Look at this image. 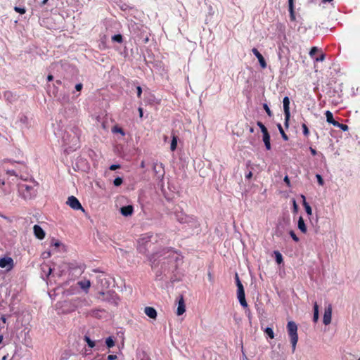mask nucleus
Returning <instances> with one entry per match:
<instances>
[{"mask_svg":"<svg viewBox=\"0 0 360 360\" xmlns=\"http://www.w3.org/2000/svg\"><path fill=\"white\" fill-rule=\"evenodd\" d=\"M292 202H293V211L297 212V210H298V206H297V205L296 203V201L295 200H293Z\"/></svg>","mask_w":360,"mask_h":360,"instance_id":"obj_56","label":"nucleus"},{"mask_svg":"<svg viewBox=\"0 0 360 360\" xmlns=\"http://www.w3.org/2000/svg\"><path fill=\"white\" fill-rule=\"evenodd\" d=\"M117 358V355L115 354H110L108 356V360H115Z\"/></svg>","mask_w":360,"mask_h":360,"instance_id":"obj_57","label":"nucleus"},{"mask_svg":"<svg viewBox=\"0 0 360 360\" xmlns=\"http://www.w3.org/2000/svg\"><path fill=\"white\" fill-rule=\"evenodd\" d=\"M331 316H332V306H331V304H329L327 307L325 308L323 318V323L326 326L330 323Z\"/></svg>","mask_w":360,"mask_h":360,"instance_id":"obj_12","label":"nucleus"},{"mask_svg":"<svg viewBox=\"0 0 360 360\" xmlns=\"http://www.w3.org/2000/svg\"><path fill=\"white\" fill-rule=\"evenodd\" d=\"M283 110L285 115V126L288 127V122L290 120V100L288 96L284 97L283 101Z\"/></svg>","mask_w":360,"mask_h":360,"instance_id":"obj_8","label":"nucleus"},{"mask_svg":"<svg viewBox=\"0 0 360 360\" xmlns=\"http://www.w3.org/2000/svg\"><path fill=\"white\" fill-rule=\"evenodd\" d=\"M72 305L75 308L82 307L84 306L88 305L87 301L84 298L81 297H75L70 300Z\"/></svg>","mask_w":360,"mask_h":360,"instance_id":"obj_14","label":"nucleus"},{"mask_svg":"<svg viewBox=\"0 0 360 360\" xmlns=\"http://www.w3.org/2000/svg\"><path fill=\"white\" fill-rule=\"evenodd\" d=\"M82 131L77 125H70L64 132L62 140L67 149L75 150L79 146V139Z\"/></svg>","mask_w":360,"mask_h":360,"instance_id":"obj_2","label":"nucleus"},{"mask_svg":"<svg viewBox=\"0 0 360 360\" xmlns=\"http://www.w3.org/2000/svg\"><path fill=\"white\" fill-rule=\"evenodd\" d=\"M186 311V305L183 296L181 295L178 302V307L176 310V314L178 316L182 315Z\"/></svg>","mask_w":360,"mask_h":360,"instance_id":"obj_18","label":"nucleus"},{"mask_svg":"<svg viewBox=\"0 0 360 360\" xmlns=\"http://www.w3.org/2000/svg\"><path fill=\"white\" fill-rule=\"evenodd\" d=\"M49 96L56 98L63 105H70V98L73 99L74 96L70 97V91H49Z\"/></svg>","mask_w":360,"mask_h":360,"instance_id":"obj_5","label":"nucleus"},{"mask_svg":"<svg viewBox=\"0 0 360 360\" xmlns=\"http://www.w3.org/2000/svg\"><path fill=\"white\" fill-rule=\"evenodd\" d=\"M82 87H83L82 84H81V83L77 84L75 86V90H82Z\"/></svg>","mask_w":360,"mask_h":360,"instance_id":"obj_59","label":"nucleus"},{"mask_svg":"<svg viewBox=\"0 0 360 360\" xmlns=\"http://www.w3.org/2000/svg\"><path fill=\"white\" fill-rule=\"evenodd\" d=\"M276 262L280 264L283 262V256L278 251L274 252Z\"/></svg>","mask_w":360,"mask_h":360,"instance_id":"obj_35","label":"nucleus"},{"mask_svg":"<svg viewBox=\"0 0 360 360\" xmlns=\"http://www.w3.org/2000/svg\"><path fill=\"white\" fill-rule=\"evenodd\" d=\"M284 181L288 184L289 185L290 184V180H289V178L288 176H285V178H284Z\"/></svg>","mask_w":360,"mask_h":360,"instance_id":"obj_63","label":"nucleus"},{"mask_svg":"<svg viewBox=\"0 0 360 360\" xmlns=\"http://www.w3.org/2000/svg\"><path fill=\"white\" fill-rule=\"evenodd\" d=\"M309 150H310V152H311L312 155L314 156V155H316V150L314 148H313L312 147L309 148Z\"/></svg>","mask_w":360,"mask_h":360,"instance_id":"obj_61","label":"nucleus"},{"mask_svg":"<svg viewBox=\"0 0 360 360\" xmlns=\"http://www.w3.org/2000/svg\"><path fill=\"white\" fill-rule=\"evenodd\" d=\"M43 256L44 258H48L51 256V252H44Z\"/></svg>","mask_w":360,"mask_h":360,"instance_id":"obj_62","label":"nucleus"},{"mask_svg":"<svg viewBox=\"0 0 360 360\" xmlns=\"http://www.w3.org/2000/svg\"><path fill=\"white\" fill-rule=\"evenodd\" d=\"M123 182V180L121 177H117L113 181V184L115 186H120Z\"/></svg>","mask_w":360,"mask_h":360,"instance_id":"obj_44","label":"nucleus"},{"mask_svg":"<svg viewBox=\"0 0 360 360\" xmlns=\"http://www.w3.org/2000/svg\"><path fill=\"white\" fill-rule=\"evenodd\" d=\"M84 340H86L88 346L93 348L95 346V342L91 340L88 336H85Z\"/></svg>","mask_w":360,"mask_h":360,"instance_id":"obj_40","label":"nucleus"},{"mask_svg":"<svg viewBox=\"0 0 360 360\" xmlns=\"http://www.w3.org/2000/svg\"><path fill=\"white\" fill-rule=\"evenodd\" d=\"M289 65H290V62H289V60H288V64H287V66H286V67H288ZM281 72L283 75H288V68H283V67H281Z\"/></svg>","mask_w":360,"mask_h":360,"instance_id":"obj_50","label":"nucleus"},{"mask_svg":"<svg viewBox=\"0 0 360 360\" xmlns=\"http://www.w3.org/2000/svg\"><path fill=\"white\" fill-rule=\"evenodd\" d=\"M154 172L158 175V178L163 177L165 174V169L162 167V164L155 163L153 165Z\"/></svg>","mask_w":360,"mask_h":360,"instance_id":"obj_20","label":"nucleus"},{"mask_svg":"<svg viewBox=\"0 0 360 360\" xmlns=\"http://www.w3.org/2000/svg\"><path fill=\"white\" fill-rule=\"evenodd\" d=\"M35 186L34 182L30 184L26 182L20 183L18 184V191L25 200H31L37 195Z\"/></svg>","mask_w":360,"mask_h":360,"instance_id":"obj_3","label":"nucleus"},{"mask_svg":"<svg viewBox=\"0 0 360 360\" xmlns=\"http://www.w3.org/2000/svg\"><path fill=\"white\" fill-rule=\"evenodd\" d=\"M5 186V180L4 178H2V176L0 174V187Z\"/></svg>","mask_w":360,"mask_h":360,"instance_id":"obj_58","label":"nucleus"},{"mask_svg":"<svg viewBox=\"0 0 360 360\" xmlns=\"http://www.w3.org/2000/svg\"><path fill=\"white\" fill-rule=\"evenodd\" d=\"M178 137L175 135L172 136V140L171 142L170 149L172 151H174L177 146Z\"/></svg>","mask_w":360,"mask_h":360,"instance_id":"obj_33","label":"nucleus"},{"mask_svg":"<svg viewBox=\"0 0 360 360\" xmlns=\"http://www.w3.org/2000/svg\"><path fill=\"white\" fill-rule=\"evenodd\" d=\"M252 172H251V171H250L248 173H247V174H245V178H246V179H251V178H252Z\"/></svg>","mask_w":360,"mask_h":360,"instance_id":"obj_60","label":"nucleus"},{"mask_svg":"<svg viewBox=\"0 0 360 360\" xmlns=\"http://www.w3.org/2000/svg\"><path fill=\"white\" fill-rule=\"evenodd\" d=\"M13 191V188L9 183L5 182V186L0 187V195H6L10 194Z\"/></svg>","mask_w":360,"mask_h":360,"instance_id":"obj_22","label":"nucleus"},{"mask_svg":"<svg viewBox=\"0 0 360 360\" xmlns=\"http://www.w3.org/2000/svg\"><path fill=\"white\" fill-rule=\"evenodd\" d=\"M1 320L2 321L3 323H6V316L5 315H1Z\"/></svg>","mask_w":360,"mask_h":360,"instance_id":"obj_64","label":"nucleus"},{"mask_svg":"<svg viewBox=\"0 0 360 360\" xmlns=\"http://www.w3.org/2000/svg\"><path fill=\"white\" fill-rule=\"evenodd\" d=\"M66 203L75 210H81L82 211L84 212V209L82 206L78 199L73 195H71L68 198Z\"/></svg>","mask_w":360,"mask_h":360,"instance_id":"obj_9","label":"nucleus"},{"mask_svg":"<svg viewBox=\"0 0 360 360\" xmlns=\"http://www.w3.org/2000/svg\"><path fill=\"white\" fill-rule=\"evenodd\" d=\"M263 141L264 143L265 147L266 150H271V143H270V134L269 133H264L263 135Z\"/></svg>","mask_w":360,"mask_h":360,"instance_id":"obj_27","label":"nucleus"},{"mask_svg":"<svg viewBox=\"0 0 360 360\" xmlns=\"http://www.w3.org/2000/svg\"><path fill=\"white\" fill-rule=\"evenodd\" d=\"M289 234L294 241L298 242L300 240L299 238L296 236V234L295 233V232L293 231H290L289 232Z\"/></svg>","mask_w":360,"mask_h":360,"instance_id":"obj_49","label":"nucleus"},{"mask_svg":"<svg viewBox=\"0 0 360 360\" xmlns=\"http://www.w3.org/2000/svg\"><path fill=\"white\" fill-rule=\"evenodd\" d=\"M288 11L290 13V19L294 22L296 20L295 13L294 11L293 0H288Z\"/></svg>","mask_w":360,"mask_h":360,"instance_id":"obj_25","label":"nucleus"},{"mask_svg":"<svg viewBox=\"0 0 360 360\" xmlns=\"http://www.w3.org/2000/svg\"><path fill=\"white\" fill-rule=\"evenodd\" d=\"M252 52L253 54L256 56V58L258 59L259 63L262 68H265L266 67V63L263 57V56L259 53V51L256 49L253 48L252 49Z\"/></svg>","mask_w":360,"mask_h":360,"instance_id":"obj_16","label":"nucleus"},{"mask_svg":"<svg viewBox=\"0 0 360 360\" xmlns=\"http://www.w3.org/2000/svg\"><path fill=\"white\" fill-rule=\"evenodd\" d=\"M112 131L120 133L121 134L124 135V132L123 129L122 128H120L117 127H115L112 129Z\"/></svg>","mask_w":360,"mask_h":360,"instance_id":"obj_52","label":"nucleus"},{"mask_svg":"<svg viewBox=\"0 0 360 360\" xmlns=\"http://www.w3.org/2000/svg\"><path fill=\"white\" fill-rule=\"evenodd\" d=\"M318 320H319V306H318L316 302H315L314 304L313 321L314 322H317Z\"/></svg>","mask_w":360,"mask_h":360,"instance_id":"obj_32","label":"nucleus"},{"mask_svg":"<svg viewBox=\"0 0 360 360\" xmlns=\"http://www.w3.org/2000/svg\"><path fill=\"white\" fill-rule=\"evenodd\" d=\"M264 333L268 335L271 339L274 338V333L271 328L267 327L264 330Z\"/></svg>","mask_w":360,"mask_h":360,"instance_id":"obj_37","label":"nucleus"},{"mask_svg":"<svg viewBox=\"0 0 360 360\" xmlns=\"http://www.w3.org/2000/svg\"><path fill=\"white\" fill-rule=\"evenodd\" d=\"M325 56H326L325 54L321 53L319 57L315 58V61H316V62L323 61L325 59Z\"/></svg>","mask_w":360,"mask_h":360,"instance_id":"obj_54","label":"nucleus"},{"mask_svg":"<svg viewBox=\"0 0 360 360\" xmlns=\"http://www.w3.org/2000/svg\"><path fill=\"white\" fill-rule=\"evenodd\" d=\"M302 127L303 129V134L304 136H307L309 134V131L307 126L306 125V124L304 123V124H302Z\"/></svg>","mask_w":360,"mask_h":360,"instance_id":"obj_47","label":"nucleus"},{"mask_svg":"<svg viewBox=\"0 0 360 360\" xmlns=\"http://www.w3.org/2000/svg\"><path fill=\"white\" fill-rule=\"evenodd\" d=\"M14 11L17 13H19L20 14H24L26 12V10L25 8H21V7H18V6H15Z\"/></svg>","mask_w":360,"mask_h":360,"instance_id":"obj_45","label":"nucleus"},{"mask_svg":"<svg viewBox=\"0 0 360 360\" xmlns=\"http://www.w3.org/2000/svg\"><path fill=\"white\" fill-rule=\"evenodd\" d=\"M317 51H318V49H317V47H316V46H313V47L311 49L310 51H309V56H310L311 57H314V56L316 53V52H317Z\"/></svg>","mask_w":360,"mask_h":360,"instance_id":"obj_51","label":"nucleus"},{"mask_svg":"<svg viewBox=\"0 0 360 360\" xmlns=\"http://www.w3.org/2000/svg\"><path fill=\"white\" fill-rule=\"evenodd\" d=\"M99 295L102 296L101 299L103 301L113 303L115 304H118V297L115 291H107L106 292H99Z\"/></svg>","mask_w":360,"mask_h":360,"instance_id":"obj_6","label":"nucleus"},{"mask_svg":"<svg viewBox=\"0 0 360 360\" xmlns=\"http://www.w3.org/2000/svg\"><path fill=\"white\" fill-rule=\"evenodd\" d=\"M235 278H236L237 289L243 288V285L242 283L240 281V278H239V276H238V274H236Z\"/></svg>","mask_w":360,"mask_h":360,"instance_id":"obj_41","label":"nucleus"},{"mask_svg":"<svg viewBox=\"0 0 360 360\" xmlns=\"http://www.w3.org/2000/svg\"><path fill=\"white\" fill-rule=\"evenodd\" d=\"M257 124L260 128L261 131L262 132L263 135L264 134V133H269L266 127L263 124L262 122L258 121Z\"/></svg>","mask_w":360,"mask_h":360,"instance_id":"obj_39","label":"nucleus"},{"mask_svg":"<svg viewBox=\"0 0 360 360\" xmlns=\"http://www.w3.org/2000/svg\"><path fill=\"white\" fill-rule=\"evenodd\" d=\"M144 96L146 102H148L149 104L158 103L160 101V98H158L154 95H153L151 91H145Z\"/></svg>","mask_w":360,"mask_h":360,"instance_id":"obj_17","label":"nucleus"},{"mask_svg":"<svg viewBox=\"0 0 360 360\" xmlns=\"http://www.w3.org/2000/svg\"><path fill=\"white\" fill-rule=\"evenodd\" d=\"M263 108L269 117L272 116V112L266 103L263 104Z\"/></svg>","mask_w":360,"mask_h":360,"instance_id":"obj_46","label":"nucleus"},{"mask_svg":"<svg viewBox=\"0 0 360 360\" xmlns=\"http://www.w3.org/2000/svg\"><path fill=\"white\" fill-rule=\"evenodd\" d=\"M335 127L340 128L342 131L348 130V126L347 124H342L338 122L336 123V124H335Z\"/></svg>","mask_w":360,"mask_h":360,"instance_id":"obj_42","label":"nucleus"},{"mask_svg":"<svg viewBox=\"0 0 360 360\" xmlns=\"http://www.w3.org/2000/svg\"><path fill=\"white\" fill-rule=\"evenodd\" d=\"M105 344L108 348H111L115 345V341L112 337H108L105 340Z\"/></svg>","mask_w":360,"mask_h":360,"instance_id":"obj_36","label":"nucleus"},{"mask_svg":"<svg viewBox=\"0 0 360 360\" xmlns=\"http://www.w3.org/2000/svg\"><path fill=\"white\" fill-rule=\"evenodd\" d=\"M77 284L82 289H83L86 292H87V290L91 286V282L89 280L80 281L77 283Z\"/></svg>","mask_w":360,"mask_h":360,"instance_id":"obj_26","label":"nucleus"},{"mask_svg":"<svg viewBox=\"0 0 360 360\" xmlns=\"http://www.w3.org/2000/svg\"><path fill=\"white\" fill-rule=\"evenodd\" d=\"M316 177L317 179L318 183L322 186L323 184V179L322 176L320 174H316Z\"/></svg>","mask_w":360,"mask_h":360,"instance_id":"obj_53","label":"nucleus"},{"mask_svg":"<svg viewBox=\"0 0 360 360\" xmlns=\"http://www.w3.org/2000/svg\"><path fill=\"white\" fill-rule=\"evenodd\" d=\"M326 117L327 122L328 123L332 124L333 126H335V124H336V123L338 122L337 121H335L333 119V113L330 111H329V110H327L326 112Z\"/></svg>","mask_w":360,"mask_h":360,"instance_id":"obj_31","label":"nucleus"},{"mask_svg":"<svg viewBox=\"0 0 360 360\" xmlns=\"http://www.w3.org/2000/svg\"><path fill=\"white\" fill-rule=\"evenodd\" d=\"M34 233L39 239H43L45 237V232L42 228L39 225H34L33 227Z\"/></svg>","mask_w":360,"mask_h":360,"instance_id":"obj_19","label":"nucleus"},{"mask_svg":"<svg viewBox=\"0 0 360 360\" xmlns=\"http://www.w3.org/2000/svg\"><path fill=\"white\" fill-rule=\"evenodd\" d=\"M40 269L41 277L44 280H46L53 271V269L48 264L46 263H44L40 266Z\"/></svg>","mask_w":360,"mask_h":360,"instance_id":"obj_11","label":"nucleus"},{"mask_svg":"<svg viewBox=\"0 0 360 360\" xmlns=\"http://www.w3.org/2000/svg\"><path fill=\"white\" fill-rule=\"evenodd\" d=\"M134 207L132 205H127L121 207L120 212L124 217L131 216L133 213Z\"/></svg>","mask_w":360,"mask_h":360,"instance_id":"obj_23","label":"nucleus"},{"mask_svg":"<svg viewBox=\"0 0 360 360\" xmlns=\"http://www.w3.org/2000/svg\"><path fill=\"white\" fill-rule=\"evenodd\" d=\"M277 127H278V129L279 130V132L282 136V138L285 140V141H288V136H287V134L285 133L282 126L281 124H277Z\"/></svg>","mask_w":360,"mask_h":360,"instance_id":"obj_34","label":"nucleus"},{"mask_svg":"<svg viewBox=\"0 0 360 360\" xmlns=\"http://www.w3.org/2000/svg\"><path fill=\"white\" fill-rule=\"evenodd\" d=\"M158 235L148 233L143 235L139 240L138 250L139 252L147 255L150 257L152 267L155 265L156 257H159L158 255L160 254L158 252H155V248L153 247L158 242Z\"/></svg>","mask_w":360,"mask_h":360,"instance_id":"obj_1","label":"nucleus"},{"mask_svg":"<svg viewBox=\"0 0 360 360\" xmlns=\"http://www.w3.org/2000/svg\"><path fill=\"white\" fill-rule=\"evenodd\" d=\"M51 246H53L55 248H58L61 243L59 240H55L54 238H53L51 240Z\"/></svg>","mask_w":360,"mask_h":360,"instance_id":"obj_48","label":"nucleus"},{"mask_svg":"<svg viewBox=\"0 0 360 360\" xmlns=\"http://www.w3.org/2000/svg\"><path fill=\"white\" fill-rule=\"evenodd\" d=\"M287 331L292 344V352H294L298 341L297 325L292 321H288L287 324Z\"/></svg>","mask_w":360,"mask_h":360,"instance_id":"obj_4","label":"nucleus"},{"mask_svg":"<svg viewBox=\"0 0 360 360\" xmlns=\"http://www.w3.org/2000/svg\"><path fill=\"white\" fill-rule=\"evenodd\" d=\"M145 314L150 319H155L157 317V311L155 308L146 307L144 309Z\"/></svg>","mask_w":360,"mask_h":360,"instance_id":"obj_24","label":"nucleus"},{"mask_svg":"<svg viewBox=\"0 0 360 360\" xmlns=\"http://www.w3.org/2000/svg\"><path fill=\"white\" fill-rule=\"evenodd\" d=\"M20 122L24 125L28 124V117L26 115H22L20 118Z\"/></svg>","mask_w":360,"mask_h":360,"instance_id":"obj_43","label":"nucleus"},{"mask_svg":"<svg viewBox=\"0 0 360 360\" xmlns=\"http://www.w3.org/2000/svg\"><path fill=\"white\" fill-rule=\"evenodd\" d=\"M98 282L101 283L103 288H108L109 282L108 280L103 276V275L99 276L97 277Z\"/></svg>","mask_w":360,"mask_h":360,"instance_id":"obj_29","label":"nucleus"},{"mask_svg":"<svg viewBox=\"0 0 360 360\" xmlns=\"http://www.w3.org/2000/svg\"><path fill=\"white\" fill-rule=\"evenodd\" d=\"M237 297H238V301H239L240 305L244 308H247L248 303L245 300L244 288L237 289Z\"/></svg>","mask_w":360,"mask_h":360,"instance_id":"obj_13","label":"nucleus"},{"mask_svg":"<svg viewBox=\"0 0 360 360\" xmlns=\"http://www.w3.org/2000/svg\"><path fill=\"white\" fill-rule=\"evenodd\" d=\"M302 198L303 199V206L305 209L306 212L308 215H311L312 214V209L308 202H306L305 196L302 195Z\"/></svg>","mask_w":360,"mask_h":360,"instance_id":"obj_30","label":"nucleus"},{"mask_svg":"<svg viewBox=\"0 0 360 360\" xmlns=\"http://www.w3.org/2000/svg\"><path fill=\"white\" fill-rule=\"evenodd\" d=\"M297 227L302 233L307 232V226H306L304 221L302 217H300V218H299L298 223H297Z\"/></svg>","mask_w":360,"mask_h":360,"instance_id":"obj_28","label":"nucleus"},{"mask_svg":"<svg viewBox=\"0 0 360 360\" xmlns=\"http://www.w3.org/2000/svg\"><path fill=\"white\" fill-rule=\"evenodd\" d=\"M4 97L8 103H13L17 99L15 91H5Z\"/></svg>","mask_w":360,"mask_h":360,"instance_id":"obj_21","label":"nucleus"},{"mask_svg":"<svg viewBox=\"0 0 360 360\" xmlns=\"http://www.w3.org/2000/svg\"><path fill=\"white\" fill-rule=\"evenodd\" d=\"M120 167V165H112L110 167V170H115L118 168Z\"/></svg>","mask_w":360,"mask_h":360,"instance_id":"obj_55","label":"nucleus"},{"mask_svg":"<svg viewBox=\"0 0 360 360\" xmlns=\"http://www.w3.org/2000/svg\"><path fill=\"white\" fill-rule=\"evenodd\" d=\"M176 219L181 224H191L195 222V218L193 216L186 215L182 211L176 210L174 212Z\"/></svg>","mask_w":360,"mask_h":360,"instance_id":"obj_7","label":"nucleus"},{"mask_svg":"<svg viewBox=\"0 0 360 360\" xmlns=\"http://www.w3.org/2000/svg\"><path fill=\"white\" fill-rule=\"evenodd\" d=\"M65 114L68 117H73L77 114V109L75 105H68L65 108Z\"/></svg>","mask_w":360,"mask_h":360,"instance_id":"obj_15","label":"nucleus"},{"mask_svg":"<svg viewBox=\"0 0 360 360\" xmlns=\"http://www.w3.org/2000/svg\"><path fill=\"white\" fill-rule=\"evenodd\" d=\"M112 41L121 44L123 41V37L120 34H115L112 37Z\"/></svg>","mask_w":360,"mask_h":360,"instance_id":"obj_38","label":"nucleus"},{"mask_svg":"<svg viewBox=\"0 0 360 360\" xmlns=\"http://www.w3.org/2000/svg\"><path fill=\"white\" fill-rule=\"evenodd\" d=\"M0 267L10 271L13 267V260L11 257H6L0 259Z\"/></svg>","mask_w":360,"mask_h":360,"instance_id":"obj_10","label":"nucleus"}]
</instances>
